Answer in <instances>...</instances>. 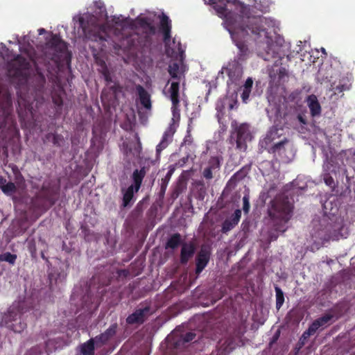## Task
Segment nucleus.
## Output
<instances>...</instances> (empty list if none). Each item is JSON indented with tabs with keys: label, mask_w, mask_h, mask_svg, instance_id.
<instances>
[{
	"label": "nucleus",
	"mask_w": 355,
	"mask_h": 355,
	"mask_svg": "<svg viewBox=\"0 0 355 355\" xmlns=\"http://www.w3.org/2000/svg\"><path fill=\"white\" fill-rule=\"evenodd\" d=\"M331 214H335V213L332 211V209H331Z\"/></svg>",
	"instance_id": "58"
},
{
	"label": "nucleus",
	"mask_w": 355,
	"mask_h": 355,
	"mask_svg": "<svg viewBox=\"0 0 355 355\" xmlns=\"http://www.w3.org/2000/svg\"><path fill=\"white\" fill-rule=\"evenodd\" d=\"M25 107H26V108L29 109L30 105H28L27 106V105H25Z\"/></svg>",
	"instance_id": "56"
},
{
	"label": "nucleus",
	"mask_w": 355,
	"mask_h": 355,
	"mask_svg": "<svg viewBox=\"0 0 355 355\" xmlns=\"http://www.w3.org/2000/svg\"><path fill=\"white\" fill-rule=\"evenodd\" d=\"M196 250V245L193 242L182 243L180 252V263L183 265L187 264L189 259L193 257Z\"/></svg>",
	"instance_id": "18"
},
{
	"label": "nucleus",
	"mask_w": 355,
	"mask_h": 355,
	"mask_svg": "<svg viewBox=\"0 0 355 355\" xmlns=\"http://www.w3.org/2000/svg\"><path fill=\"white\" fill-rule=\"evenodd\" d=\"M334 315L329 313L325 314L318 319L315 320L309 327V328L304 331L303 338L308 339L311 336L313 335L320 328H324L331 324Z\"/></svg>",
	"instance_id": "9"
},
{
	"label": "nucleus",
	"mask_w": 355,
	"mask_h": 355,
	"mask_svg": "<svg viewBox=\"0 0 355 355\" xmlns=\"http://www.w3.org/2000/svg\"><path fill=\"white\" fill-rule=\"evenodd\" d=\"M159 19V31L163 35V42L166 46L169 45L171 40L172 23L169 17L162 13L158 16Z\"/></svg>",
	"instance_id": "11"
},
{
	"label": "nucleus",
	"mask_w": 355,
	"mask_h": 355,
	"mask_svg": "<svg viewBox=\"0 0 355 355\" xmlns=\"http://www.w3.org/2000/svg\"><path fill=\"white\" fill-rule=\"evenodd\" d=\"M251 90L243 89V92L241 94V98L243 103H247L250 94Z\"/></svg>",
	"instance_id": "42"
},
{
	"label": "nucleus",
	"mask_w": 355,
	"mask_h": 355,
	"mask_svg": "<svg viewBox=\"0 0 355 355\" xmlns=\"http://www.w3.org/2000/svg\"><path fill=\"white\" fill-rule=\"evenodd\" d=\"M283 128L272 126L266 132L265 137L260 140L259 146L262 150L268 151V148L275 144V141L282 135Z\"/></svg>",
	"instance_id": "10"
},
{
	"label": "nucleus",
	"mask_w": 355,
	"mask_h": 355,
	"mask_svg": "<svg viewBox=\"0 0 355 355\" xmlns=\"http://www.w3.org/2000/svg\"><path fill=\"white\" fill-rule=\"evenodd\" d=\"M236 148L245 151L247 149V141H250L252 135L247 123H242L236 128Z\"/></svg>",
	"instance_id": "6"
},
{
	"label": "nucleus",
	"mask_w": 355,
	"mask_h": 355,
	"mask_svg": "<svg viewBox=\"0 0 355 355\" xmlns=\"http://www.w3.org/2000/svg\"><path fill=\"white\" fill-rule=\"evenodd\" d=\"M250 168L248 166L242 167L239 171L235 173L230 178L228 184H236L238 182L244 179L248 173Z\"/></svg>",
	"instance_id": "25"
},
{
	"label": "nucleus",
	"mask_w": 355,
	"mask_h": 355,
	"mask_svg": "<svg viewBox=\"0 0 355 355\" xmlns=\"http://www.w3.org/2000/svg\"><path fill=\"white\" fill-rule=\"evenodd\" d=\"M147 169L145 166L141 167L140 169H135L131 176L132 180L134 183L132 184L135 188V192H137L142 184V181L146 175Z\"/></svg>",
	"instance_id": "22"
},
{
	"label": "nucleus",
	"mask_w": 355,
	"mask_h": 355,
	"mask_svg": "<svg viewBox=\"0 0 355 355\" xmlns=\"http://www.w3.org/2000/svg\"><path fill=\"white\" fill-rule=\"evenodd\" d=\"M250 209V195L249 193H245L243 197V210L245 214H248Z\"/></svg>",
	"instance_id": "35"
},
{
	"label": "nucleus",
	"mask_w": 355,
	"mask_h": 355,
	"mask_svg": "<svg viewBox=\"0 0 355 355\" xmlns=\"http://www.w3.org/2000/svg\"><path fill=\"white\" fill-rule=\"evenodd\" d=\"M172 172L171 171H168L166 176L162 179V183H161V188H160V192L164 193L167 187V184L168 183V181L171 178Z\"/></svg>",
	"instance_id": "34"
},
{
	"label": "nucleus",
	"mask_w": 355,
	"mask_h": 355,
	"mask_svg": "<svg viewBox=\"0 0 355 355\" xmlns=\"http://www.w3.org/2000/svg\"><path fill=\"white\" fill-rule=\"evenodd\" d=\"M119 274L120 275H123L124 277H127L129 274V271L128 270L123 269L119 271Z\"/></svg>",
	"instance_id": "52"
},
{
	"label": "nucleus",
	"mask_w": 355,
	"mask_h": 355,
	"mask_svg": "<svg viewBox=\"0 0 355 355\" xmlns=\"http://www.w3.org/2000/svg\"><path fill=\"white\" fill-rule=\"evenodd\" d=\"M275 297H276V309L279 310L284 302V294L282 290L277 286H275Z\"/></svg>",
	"instance_id": "30"
},
{
	"label": "nucleus",
	"mask_w": 355,
	"mask_h": 355,
	"mask_svg": "<svg viewBox=\"0 0 355 355\" xmlns=\"http://www.w3.org/2000/svg\"><path fill=\"white\" fill-rule=\"evenodd\" d=\"M152 314L150 306L139 307L126 318V323L130 325L142 324Z\"/></svg>",
	"instance_id": "8"
},
{
	"label": "nucleus",
	"mask_w": 355,
	"mask_h": 355,
	"mask_svg": "<svg viewBox=\"0 0 355 355\" xmlns=\"http://www.w3.org/2000/svg\"><path fill=\"white\" fill-rule=\"evenodd\" d=\"M182 243V237L179 233L173 234L167 241L166 248H171L175 250Z\"/></svg>",
	"instance_id": "28"
},
{
	"label": "nucleus",
	"mask_w": 355,
	"mask_h": 355,
	"mask_svg": "<svg viewBox=\"0 0 355 355\" xmlns=\"http://www.w3.org/2000/svg\"><path fill=\"white\" fill-rule=\"evenodd\" d=\"M110 89L112 92L115 98H118L121 95L124 96L123 87L118 83H114L113 85L110 86Z\"/></svg>",
	"instance_id": "33"
},
{
	"label": "nucleus",
	"mask_w": 355,
	"mask_h": 355,
	"mask_svg": "<svg viewBox=\"0 0 355 355\" xmlns=\"http://www.w3.org/2000/svg\"><path fill=\"white\" fill-rule=\"evenodd\" d=\"M169 144L167 141L164 140H161L159 144L156 147L157 153H160L164 149H165Z\"/></svg>",
	"instance_id": "41"
},
{
	"label": "nucleus",
	"mask_w": 355,
	"mask_h": 355,
	"mask_svg": "<svg viewBox=\"0 0 355 355\" xmlns=\"http://www.w3.org/2000/svg\"><path fill=\"white\" fill-rule=\"evenodd\" d=\"M118 325L114 323L103 333L94 338L96 343L100 345L105 344L110 339H111L116 333Z\"/></svg>",
	"instance_id": "21"
},
{
	"label": "nucleus",
	"mask_w": 355,
	"mask_h": 355,
	"mask_svg": "<svg viewBox=\"0 0 355 355\" xmlns=\"http://www.w3.org/2000/svg\"><path fill=\"white\" fill-rule=\"evenodd\" d=\"M97 64L100 66V69H103L104 68L107 69V64L104 60H99Z\"/></svg>",
	"instance_id": "51"
},
{
	"label": "nucleus",
	"mask_w": 355,
	"mask_h": 355,
	"mask_svg": "<svg viewBox=\"0 0 355 355\" xmlns=\"http://www.w3.org/2000/svg\"><path fill=\"white\" fill-rule=\"evenodd\" d=\"M241 217V210L239 209H236L234 214L230 218H226L222 223L221 232L223 234H227L231 231L238 225Z\"/></svg>",
	"instance_id": "16"
},
{
	"label": "nucleus",
	"mask_w": 355,
	"mask_h": 355,
	"mask_svg": "<svg viewBox=\"0 0 355 355\" xmlns=\"http://www.w3.org/2000/svg\"><path fill=\"white\" fill-rule=\"evenodd\" d=\"M79 24H80V27L83 28V31L85 32L86 27H85V20H84L83 17H80Z\"/></svg>",
	"instance_id": "50"
},
{
	"label": "nucleus",
	"mask_w": 355,
	"mask_h": 355,
	"mask_svg": "<svg viewBox=\"0 0 355 355\" xmlns=\"http://www.w3.org/2000/svg\"><path fill=\"white\" fill-rule=\"evenodd\" d=\"M192 142H193V138L190 134V132L188 131V134H187V135L185 136L182 144H184L190 145L192 144Z\"/></svg>",
	"instance_id": "45"
},
{
	"label": "nucleus",
	"mask_w": 355,
	"mask_h": 355,
	"mask_svg": "<svg viewBox=\"0 0 355 355\" xmlns=\"http://www.w3.org/2000/svg\"><path fill=\"white\" fill-rule=\"evenodd\" d=\"M308 106L312 116H319L321 113V106L315 95L308 97Z\"/></svg>",
	"instance_id": "23"
},
{
	"label": "nucleus",
	"mask_w": 355,
	"mask_h": 355,
	"mask_svg": "<svg viewBox=\"0 0 355 355\" xmlns=\"http://www.w3.org/2000/svg\"><path fill=\"white\" fill-rule=\"evenodd\" d=\"M252 84H253L252 80L250 78H248L245 83L243 89L251 90Z\"/></svg>",
	"instance_id": "46"
},
{
	"label": "nucleus",
	"mask_w": 355,
	"mask_h": 355,
	"mask_svg": "<svg viewBox=\"0 0 355 355\" xmlns=\"http://www.w3.org/2000/svg\"><path fill=\"white\" fill-rule=\"evenodd\" d=\"M117 25H128L131 29L135 30L139 26L144 33L141 36L138 34L127 37L124 42H126V48L129 50H144L150 48L152 44L151 36L155 35L157 28L154 25V20L150 17L138 16L135 20L125 18L121 21L114 20Z\"/></svg>",
	"instance_id": "2"
},
{
	"label": "nucleus",
	"mask_w": 355,
	"mask_h": 355,
	"mask_svg": "<svg viewBox=\"0 0 355 355\" xmlns=\"http://www.w3.org/2000/svg\"><path fill=\"white\" fill-rule=\"evenodd\" d=\"M46 46L47 49L54 51V53L51 58V60L60 59L58 53H64L67 49L66 42L57 34H52L51 38L46 42Z\"/></svg>",
	"instance_id": "7"
},
{
	"label": "nucleus",
	"mask_w": 355,
	"mask_h": 355,
	"mask_svg": "<svg viewBox=\"0 0 355 355\" xmlns=\"http://www.w3.org/2000/svg\"><path fill=\"white\" fill-rule=\"evenodd\" d=\"M231 138H232V139H234L233 134L231 135Z\"/></svg>",
	"instance_id": "59"
},
{
	"label": "nucleus",
	"mask_w": 355,
	"mask_h": 355,
	"mask_svg": "<svg viewBox=\"0 0 355 355\" xmlns=\"http://www.w3.org/2000/svg\"><path fill=\"white\" fill-rule=\"evenodd\" d=\"M65 94L64 90L62 88L54 91L52 93L51 97L53 103L55 105L58 107V108H62L63 105V97L62 96Z\"/></svg>",
	"instance_id": "27"
},
{
	"label": "nucleus",
	"mask_w": 355,
	"mask_h": 355,
	"mask_svg": "<svg viewBox=\"0 0 355 355\" xmlns=\"http://www.w3.org/2000/svg\"><path fill=\"white\" fill-rule=\"evenodd\" d=\"M279 338V333L278 334H276L274 336H273V342H275V340H277Z\"/></svg>",
	"instance_id": "54"
},
{
	"label": "nucleus",
	"mask_w": 355,
	"mask_h": 355,
	"mask_svg": "<svg viewBox=\"0 0 355 355\" xmlns=\"http://www.w3.org/2000/svg\"><path fill=\"white\" fill-rule=\"evenodd\" d=\"M135 90L141 105L148 110H151L152 103L150 94L142 85L139 84L135 85Z\"/></svg>",
	"instance_id": "19"
},
{
	"label": "nucleus",
	"mask_w": 355,
	"mask_h": 355,
	"mask_svg": "<svg viewBox=\"0 0 355 355\" xmlns=\"http://www.w3.org/2000/svg\"><path fill=\"white\" fill-rule=\"evenodd\" d=\"M324 182L327 185L332 187L334 186V178L329 175H326L324 178Z\"/></svg>",
	"instance_id": "43"
},
{
	"label": "nucleus",
	"mask_w": 355,
	"mask_h": 355,
	"mask_svg": "<svg viewBox=\"0 0 355 355\" xmlns=\"http://www.w3.org/2000/svg\"><path fill=\"white\" fill-rule=\"evenodd\" d=\"M210 252L207 248H202L196 258V273L200 275L205 268L210 259Z\"/></svg>",
	"instance_id": "14"
},
{
	"label": "nucleus",
	"mask_w": 355,
	"mask_h": 355,
	"mask_svg": "<svg viewBox=\"0 0 355 355\" xmlns=\"http://www.w3.org/2000/svg\"><path fill=\"white\" fill-rule=\"evenodd\" d=\"M42 354V349L40 346H35L32 347L25 355H41Z\"/></svg>",
	"instance_id": "39"
},
{
	"label": "nucleus",
	"mask_w": 355,
	"mask_h": 355,
	"mask_svg": "<svg viewBox=\"0 0 355 355\" xmlns=\"http://www.w3.org/2000/svg\"><path fill=\"white\" fill-rule=\"evenodd\" d=\"M94 338H90L86 343H83L80 347V352L82 355H94Z\"/></svg>",
	"instance_id": "26"
},
{
	"label": "nucleus",
	"mask_w": 355,
	"mask_h": 355,
	"mask_svg": "<svg viewBox=\"0 0 355 355\" xmlns=\"http://www.w3.org/2000/svg\"><path fill=\"white\" fill-rule=\"evenodd\" d=\"M222 160V157H211L207 162V166L202 171V177L207 180H211L214 178V173L220 170Z\"/></svg>",
	"instance_id": "12"
},
{
	"label": "nucleus",
	"mask_w": 355,
	"mask_h": 355,
	"mask_svg": "<svg viewBox=\"0 0 355 355\" xmlns=\"http://www.w3.org/2000/svg\"><path fill=\"white\" fill-rule=\"evenodd\" d=\"M38 31H39V34H40V35H42V33H44L46 31H45V29H44V28H40V29L38 30Z\"/></svg>",
	"instance_id": "55"
},
{
	"label": "nucleus",
	"mask_w": 355,
	"mask_h": 355,
	"mask_svg": "<svg viewBox=\"0 0 355 355\" xmlns=\"http://www.w3.org/2000/svg\"><path fill=\"white\" fill-rule=\"evenodd\" d=\"M1 191L6 196H12L17 192V187L15 183L9 182L6 184Z\"/></svg>",
	"instance_id": "32"
},
{
	"label": "nucleus",
	"mask_w": 355,
	"mask_h": 355,
	"mask_svg": "<svg viewBox=\"0 0 355 355\" xmlns=\"http://www.w3.org/2000/svg\"><path fill=\"white\" fill-rule=\"evenodd\" d=\"M268 152L279 156L285 162H291L295 156L293 145L286 137L273 144Z\"/></svg>",
	"instance_id": "4"
},
{
	"label": "nucleus",
	"mask_w": 355,
	"mask_h": 355,
	"mask_svg": "<svg viewBox=\"0 0 355 355\" xmlns=\"http://www.w3.org/2000/svg\"><path fill=\"white\" fill-rule=\"evenodd\" d=\"M55 347V341L53 340H48L45 342L46 352L49 355L52 352L53 348Z\"/></svg>",
	"instance_id": "40"
},
{
	"label": "nucleus",
	"mask_w": 355,
	"mask_h": 355,
	"mask_svg": "<svg viewBox=\"0 0 355 355\" xmlns=\"http://www.w3.org/2000/svg\"><path fill=\"white\" fill-rule=\"evenodd\" d=\"M168 72L172 78L178 81L185 78L184 72L180 71V66L177 62H173L168 66Z\"/></svg>",
	"instance_id": "24"
},
{
	"label": "nucleus",
	"mask_w": 355,
	"mask_h": 355,
	"mask_svg": "<svg viewBox=\"0 0 355 355\" xmlns=\"http://www.w3.org/2000/svg\"><path fill=\"white\" fill-rule=\"evenodd\" d=\"M180 81H174L171 83V87L168 89V92L170 94V99L172 103V111L174 113L175 111L179 107L180 103Z\"/></svg>",
	"instance_id": "20"
},
{
	"label": "nucleus",
	"mask_w": 355,
	"mask_h": 355,
	"mask_svg": "<svg viewBox=\"0 0 355 355\" xmlns=\"http://www.w3.org/2000/svg\"><path fill=\"white\" fill-rule=\"evenodd\" d=\"M174 132L172 130L171 128H168L167 130H166L162 136V139L167 141L168 144L172 139V137L173 135Z\"/></svg>",
	"instance_id": "38"
},
{
	"label": "nucleus",
	"mask_w": 355,
	"mask_h": 355,
	"mask_svg": "<svg viewBox=\"0 0 355 355\" xmlns=\"http://www.w3.org/2000/svg\"><path fill=\"white\" fill-rule=\"evenodd\" d=\"M9 71L10 69H14L16 74H19L23 70L28 69L30 63L28 61L20 55H17L12 60L8 62Z\"/></svg>",
	"instance_id": "15"
},
{
	"label": "nucleus",
	"mask_w": 355,
	"mask_h": 355,
	"mask_svg": "<svg viewBox=\"0 0 355 355\" xmlns=\"http://www.w3.org/2000/svg\"><path fill=\"white\" fill-rule=\"evenodd\" d=\"M306 340H307V339H304V338H303V334H302V336H301V338H300V342H299V343H300L301 346H303V345L305 344V341H306Z\"/></svg>",
	"instance_id": "53"
},
{
	"label": "nucleus",
	"mask_w": 355,
	"mask_h": 355,
	"mask_svg": "<svg viewBox=\"0 0 355 355\" xmlns=\"http://www.w3.org/2000/svg\"><path fill=\"white\" fill-rule=\"evenodd\" d=\"M17 257L15 254H11L10 252H5L0 254V261H6L9 263L11 265H14Z\"/></svg>",
	"instance_id": "31"
},
{
	"label": "nucleus",
	"mask_w": 355,
	"mask_h": 355,
	"mask_svg": "<svg viewBox=\"0 0 355 355\" xmlns=\"http://www.w3.org/2000/svg\"><path fill=\"white\" fill-rule=\"evenodd\" d=\"M134 192H135V188H134L133 185H130L123 193V206L124 207H126L130 205L134 197Z\"/></svg>",
	"instance_id": "29"
},
{
	"label": "nucleus",
	"mask_w": 355,
	"mask_h": 355,
	"mask_svg": "<svg viewBox=\"0 0 355 355\" xmlns=\"http://www.w3.org/2000/svg\"><path fill=\"white\" fill-rule=\"evenodd\" d=\"M324 209H327V205H324Z\"/></svg>",
	"instance_id": "57"
},
{
	"label": "nucleus",
	"mask_w": 355,
	"mask_h": 355,
	"mask_svg": "<svg viewBox=\"0 0 355 355\" xmlns=\"http://www.w3.org/2000/svg\"><path fill=\"white\" fill-rule=\"evenodd\" d=\"M7 183L6 179L3 178V176L0 175V189L2 190V188L6 185Z\"/></svg>",
	"instance_id": "49"
},
{
	"label": "nucleus",
	"mask_w": 355,
	"mask_h": 355,
	"mask_svg": "<svg viewBox=\"0 0 355 355\" xmlns=\"http://www.w3.org/2000/svg\"><path fill=\"white\" fill-rule=\"evenodd\" d=\"M21 313L16 308H10L3 318L6 327L16 333H20L26 327V323L22 320Z\"/></svg>",
	"instance_id": "5"
},
{
	"label": "nucleus",
	"mask_w": 355,
	"mask_h": 355,
	"mask_svg": "<svg viewBox=\"0 0 355 355\" xmlns=\"http://www.w3.org/2000/svg\"><path fill=\"white\" fill-rule=\"evenodd\" d=\"M64 141L63 136L57 133H54L52 143L55 146H61Z\"/></svg>",
	"instance_id": "36"
},
{
	"label": "nucleus",
	"mask_w": 355,
	"mask_h": 355,
	"mask_svg": "<svg viewBox=\"0 0 355 355\" xmlns=\"http://www.w3.org/2000/svg\"><path fill=\"white\" fill-rule=\"evenodd\" d=\"M53 136H54V133H51V132L47 133L44 137V142L52 141Z\"/></svg>",
	"instance_id": "48"
},
{
	"label": "nucleus",
	"mask_w": 355,
	"mask_h": 355,
	"mask_svg": "<svg viewBox=\"0 0 355 355\" xmlns=\"http://www.w3.org/2000/svg\"><path fill=\"white\" fill-rule=\"evenodd\" d=\"M196 334L193 332H187L184 334H178V332H174L172 335L173 340V345L175 348L178 349L184 346L186 343H188L196 338Z\"/></svg>",
	"instance_id": "17"
},
{
	"label": "nucleus",
	"mask_w": 355,
	"mask_h": 355,
	"mask_svg": "<svg viewBox=\"0 0 355 355\" xmlns=\"http://www.w3.org/2000/svg\"><path fill=\"white\" fill-rule=\"evenodd\" d=\"M211 5L217 15L223 19V24L239 49L240 57L248 52L245 38L252 36L256 42L265 44L270 49L272 44L270 30L275 21L262 15H254V8L239 0H204ZM241 59V58H239Z\"/></svg>",
	"instance_id": "1"
},
{
	"label": "nucleus",
	"mask_w": 355,
	"mask_h": 355,
	"mask_svg": "<svg viewBox=\"0 0 355 355\" xmlns=\"http://www.w3.org/2000/svg\"><path fill=\"white\" fill-rule=\"evenodd\" d=\"M98 71H99V73H101V75L103 76L105 80L107 83L112 82V76H111V74L110 73L108 68L107 69L104 68L103 69H99Z\"/></svg>",
	"instance_id": "37"
},
{
	"label": "nucleus",
	"mask_w": 355,
	"mask_h": 355,
	"mask_svg": "<svg viewBox=\"0 0 355 355\" xmlns=\"http://www.w3.org/2000/svg\"><path fill=\"white\" fill-rule=\"evenodd\" d=\"M279 78L283 79L284 77L288 76V71L284 67H280L278 71Z\"/></svg>",
	"instance_id": "44"
},
{
	"label": "nucleus",
	"mask_w": 355,
	"mask_h": 355,
	"mask_svg": "<svg viewBox=\"0 0 355 355\" xmlns=\"http://www.w3.org/2000/svg\"><path fill=\"white\" fill-rule=\"evenodd\" d=\"M293 210L294 202L292 198L279 195L271 200L268 215L276 232L284 233L286 231V225L291 219Z\"/></svg>",
	"instance_id": "3"
},
{
	"label": "nucleus",
	"mask_w": 355,
	"mask_h": 355,
	"mask_svg": "<svg viewBox=\"0 0 355 355\" xmlns=\"http://www.w3.org/2000/svg\"><path fill=\"white\" fill-rule=\"evenodd\" d=\"M297 118L298 121H299L301 123H302V124H304V125H306V124H307L306 119V118L304 117V115H302V114H299L297 115Z\"/></svg>",
	"instance_id": "47"
},
{
	"label": "nucleus",
	"mask_w": 355,
	"mask_h": 355,
	"mask_svg": "<svg viewBox=\"0 0 355 355\" xmlns=\"http://www.w3.org/2000/svg\"><path fill=\"white\" fill-rule=\"evenodd\" d=\"M239 338L230 336L211 355H227L238 345Z\"/></svg>",
	"instance_id": "13"
}]
</instances>
